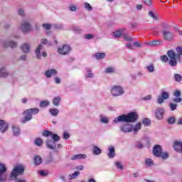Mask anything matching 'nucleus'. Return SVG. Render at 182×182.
Masks as SVG:
<instances>
[{
  "instance_id": "nucleus-1",
  "label": "nucleus",
  "mask_w": 182,
  "mask_h": 182,
  "mask_svg": "<svg viewBox=\"0 0 182 182\" xmlns=\"http://www.w3.org/2000/svg\"><path fill=\"white\" fill-rule=\"evenodd\" d=\"M39 113V109L38 108H32L28 109L24 111V118L22 119L23 123H26V122H29V120H32V114H38Z\"/></svg>"
},
{
  "instance_id": "nucleus-2",
  "label": "nucleus",
  "mask_w": 182,
  "mask_h": 182,
  "mask_svg": "<svg viewBox=\"0 0 182 182\" xmlns=\"http://www.w3.org/2000/svg\"><path fill=\"white\" fill-rule=\"evenodd\" d=\"M24 171L25 169H23V166H22V165L14 167L13 171L11 173V178H16L17 176H19V174H23Z\"/></svg>"
},
{
  "instance_id": "nucleus-3",
  "label": "nucleus",
  "mask_w": 182,
  "mask_h": 182,
  "mask_svg": "<svg viewBox=\"0 0 182 182\" xmlns=\"http://www.w3.org/2000/svg\"><path fill=\"white\" fill-rule=\"evenodd\" d=\"M167 55L168 58L171 59L169 61V65L171 66H176L177 65V60L176 58H177V55H176V52L173 50H169L167 52Z\"/></svg>"
},
{
  "instance_id": "nucleus-4",
  "label": "nucleus",
  "mask_w": 182,
  "mask_h": 182,
  "mask_svg": "<svg viewBox=\"0 0 182 182\" xmlns=\"http://www.w3.org/2000/svg\"><path fill=\"white\" fill-rule=\"evenodd\" d=\"M21 31L24 33H28V32H31V31H32V26H31L29 22L23 21L21 22Z\"/></svg>"
},
{
  "instance_id": "nucleus-5",
  "label": "nucleus",
  "mask_w": 182,
  "mask_h": 182,
  "mask_svg": "<svg viewBox=\"0 0 182 182\" xmlns=\"http://www.w3.org/2000/svg\"><path fill=\"white\" fill-rule=\"evenodd\" d=\"M111 93L112 96H121V95L124 93V91H123V88L122 87L114 86L112 88Z\"/></svg>"
},
{
  "instance_id": "nucleus-6",
  "label": "nucleus",
  "mask_w": 182,
  "mask_h": 182,
  "mask_svg": "<svg viewBox=\"0 0 182 182\" xmlns=\"http://www.w3.org/2000/svg\"><path fill=\"white\" fill-rule=\"evenodd\" d=\"M6 170L7 168L5 164L0 163V182L5 181V180H6V176L4 175Z\"/></svg>"
},
{
  "instance_id": "nucleus-7",
  "label": "nucleus",
  "mask_w": 182,
  "mask_h": 182,
  "mask_svg": "<svg viewBox=\"0 0 182 182\" xmlns=\"http://www.w3.org/2000/svg\"><path fill=\"white\" fill-rule=\"evenodd\" d=\"M139 119V115L136 112H131L127 115V122L130 123L132 122H136Z\"/></svg>"
},
{
  "instance_id": "nucleus-8",
  "label": "nucleus",
  "mask_w": 182,
  "mask_h": 182,
  "mask_svg": "<svg viewBox=\"0 0 182 182\" xmlns=\"http://www.w3.org/2000/svg\"><path fill=\"white\" fill-rule=\"evenodd\" d=\"M162 33L164 35V39L165 41H171L174 39V34L168 31H163Z\"/></svg>"
},
{
  "instance_id": "nucleus-9",
  "label": "nucleus",
  "mask_w": 182,
  "mask_h": 182,
  "mask_svg": "<svg viewBox=\"0 0 182 182\" xmlns=\"http://www.w3.org/2000/svg\"><path fill=\"white\" fill-rule=\"evenodd\" d=\"M120 130L121 132H123V133H130V132L133 130V125L129 124L122 125L120 127Z\"/></svg>"
},
{
  "instance_id": "nucleus-10",
  "label": "nucleus",
  "mask_w": 182,
  "mask_h": 182,
  "mask_svg": "<svg viewBox=\"0 0 182 182\" xmlns=\"http://www.w3.org/2000/svg\"><path fill=\"white\" fill-rule=\"evenodd\" d=\"M58 52L60 55H68V53L70 52V47L68 45H65L63 48H58Z\"/></svg>"
},
{
  "instance_id": "nucleus-11",
  "label": "nucleus",
  "mask_w": 182,
  "mask_h": 182,
  "mask_svg": "<svg viewBox=\"0 0 182 182\" xmlns=\"http://www.w3.org/2000/svg\"><path fill=\"white\" fill-rule=\"evenodd\" d=\"M162 151L163 149H161V146L160 145H156L154 147L153 154L154 156H156V157H160Z\"/></svg>"
},
{
  "instance_id": "nucleus-12",
  "label": "nucleus",
  "mask_w": 182,
  "mask_h": 182,
  "mask_svg": "<svg viewBox=\"0 0 182 182\" xmlns=\"http://www.w3.org/2000/svg\"><path fill=\"white\" fill-rule=\"evenodd\" d=\"M168 97H169L168 92H163L161 94V96H159V98H158V103L159 105H161V103H163V102H164V100H167V99H168Z\"/></svg>"
},
{
  "instance_id": "nucleus-13",
  "label": "nucleus",
  "mask_w": 182,
  "mask_h": 182,
  "mask_svg": "<svg viewBox=\"0 0 182 182\" xmlns=\"http://www.w3.org/2000/svg\"><path fill=\"white\" fill-rule=\"evenodd\" d=\"M164 115V109L158 108L156 110L155 117H156V119H158V120H162Z\"/></svg>"
},
{
  "instance_id": "nucleus-14",
  "label": "nucleus",
  "mask_w": 182,
  "mask_h": 182,
  "mask_svg": "<svg viewBox=\"0 0 182 182\" xmlns=\"http://www.w3.org/2000/svg\"><path fill=\"white\" fill-rule=\"evenodd\" d=\"M173 149L178 153H182V142L178 141H174Z\"/></svg>"
},
{
  "instance_id": "nucleus-15",
  "label": "nucleus",
  "mask_w": 182,
  "mask_h": 182,
  "mask_svg": "<svg viewBox=\"0 0 182 182\" xmlns=\"http://www.w3.org/2000/svg\"><path fill=\"white\" fill-rule=\"evenodd\" d=\"M119 122H123L127 123V115H120L116 117L114 119L113 123H119Z\"/></svg>"
},
{
  "instance_id": "nucleus-16",
  "label": "nucleus",
  "mask_w": 182,
  "mask_h": 182,
  "mask_svg": "<svg viewBox=\"0 0 182 182\" xmlns=\"http://www.w3.org/2000/svg\"><path fill=\"white\" fill-rule=\"evenodd\" d=\"M45 75L48 79H50V77H52V76L58 75V71L55 69L48 70L46 71Z\"/></svg>"
},
{
  "instance_id": "nucleus-17",
  "label": "nucleus",
  "mask_w": 182,
  "mask_h": 182,
  "mask_svg": "<svg viewBox=\"0 0 182 182\" xmlns=\"http://www.w3.org/2000/svg\"><path fill=\"white\" fill-rule=\"evenodd\" d=\"M6 130H8V124L4 120L0 119V132L5 133Z\"/></svg>"
},
{
  "instance_id": "nucleus-18",
  "label": "nucleus",
  "mask_w": 182,
  "mask_h": 182,
  "mask_svg": "<svg viewBox=\"0 0 182 182\" xmlns=\"http://www.w3.org/2000/svg\"><path fill=\"white\" fill-rule=\"evenodd\" d=\"M4 48H16L18 44L14 41H7L3 43Z\"/></svg>"
},
{
  "instance_id": "nucleus-19",
  "label": "nucleus",
  "mask_w": 182,
  "mask_h": 182,
  "mask_svg": "<svg viewBox=\"0 0 182 182\" xmlns=\"http://www.w3.org/2000/svg\"><path fill=\"white\" fill-rule=\"evenodd\" d=\"M108 150L109 153L107 154L109 159H113L116 156V151H114V147L113 146H110L108 147Z\"/></svg>"
},
{
  "instance_id": "nucleus-20",
  "label": "nucleus",
  "mask_w": 182,
  "mask_h": 182,
  "mask_svg": "<svg viewBox=\"0 0 182 182\" xmlns=\"http://www.w3.org/2000/svg\"><path fill=\"white\" fill-rule=\"evenodd\" d=\"M124 32H126V29L121 28L119 30H117V31H114L113 33V36L114 38H120V36H122V35H123V33H124Z\"/></svg>"
},
{
  "instance_id": "nucleus-21",
  "label": "nucleus",
  "mask_w": 182,
  "mask_h": 182,
  "mask_svg": "<svg viewBox=\"0 0 182 182\" xmlns=\"http://www.w3.org/2000/svg\"><path fill=\"white\" fill-rule=\"evenodd\" d=\"M21 50L24 53H29L31 52V46L28 43H24L21 46Z\"/></svg>"
},
{
  "instance_id": "nucleus-22",
  "label": "nucleus",
  "mask_w": 182,
  "mask_h": 182,
  "mask_svg": "<svg viewBox=\"0 0 182 182\" xmlns=\"http://www.w3.org/2000/svg\"><path fill=\"white\" fill-rule=\"evenodd\" d=\"M42 49H43V46L42 45H39L36 49L35 53H36L37 59H41L42 56V55L41 54V50H42Z\"/></svg>"
},
{
  "instance_id": "nucleus-23",
  "label": "nucleus",
  "mask_w": 182,
  "mask_h": 182,
  "mask_svg": "<svg viewBox=\"0 0 182 182\" xmlns=\"http://www.w3.org/2000/svg\"><path fill=\"white\" fill-rule=\"evenodd\" d=\"M46 144H47V147L48 149H50L51 150L56 149V144L54 142V141L48 140Z\"/></svg>"
},
{
  "instance_id": "nucleus-24",
  "label": "nucleus",
  "mask_w": 182,
  "mask_h": 182,
  "mask_svg": "<svg viewBox=\"0 0 182 182\" xmlns=\"http://www.w3.org/2000/svg\"><path fill=\"white\" fill-rule=\"evenodd\" d=\"M87 156L86 154H78L73 155L71 157V160H79V159H86Z\"/></svg>"
},
{
  "instance_id": "nucleus-25",
  "label": "nucleus",
  "mask_w": 182,
  "mask_h": 182,
  "mask_svg": "<svg viewBox=\"0 0 182 182\" xmlns=\"http://www.w3.org/2000/svg\"><path fill=\"white\" fill-rule=\"evenodd\" d=\"M163 41L161 40H155L154 41H151L149 43V46H159V45H161Z\"/></svg>"
},
{
  "instance_id": "nucleus-26",
  "label": "nucleus",
  "mask_w": 182,
  "mask_h": 182,
  "mask_svg": "<svg viewBox=\"0 0 182 182\" xmlns=\"http://www.w3.org/2000/svg\"><path fill=\"white\" fill-rule=\"evenodd\" d=\"M149 15L152 19L154 21H159V14L157 13H154L153 11H149Z\"/></svg>"
},
{
  "instance_id": "nucleus-27",
  "label": "nucleus",
  "mask_w": 182,
  "mask_h": 182,
  "mask_svg": "<svg viewBox=\"0 0 182 182\" xmlns=\"http://www.w3.org/2000/svg\"><path fill=\"white\" fill-rule=\"evenodd\" d=\"M145 164L146 166H148V167H151L154 166V161H153V159L148 158L145 159Z\"/></svg>"
},
{
  "instance_id": "nucleus-28",
  "label": "nucleus",
  "mask_w": 182,
  "mask_h": 182,
  "mask_svg": "<svg viewBox=\"0 0 182 182\" xmlns=\"http://www.w3.org/2000/svg\"><path fill=\"white\" fill-rule=\"evenodd\" d=\"M140 129H141V123L139 122L136 124L134 127H133L132 130H134V134H136V133H137V132H139Z\"/></svg>"
},
{
  "instance_id": "nucleus-29",
  "label": "nucleus",
  "mask_w": 182,
  "mask_h": 182,
  "mask_svg": "<svg viewBox=\"0 0 182 182\" xmlns=\"http://www.w3.org/2000/svg\"><path fill=\"white\" fill-rule=\"evenodd\" d=\"M34 164L36 166H39V164H42V158H41L39 156H36L34 157Z\"/></svg>"
},
{
  "instance_id": "nucleus-30",
  "label": "nucleus",
  "mask_w": 182,
  "mask_h": 182,
  "mask_svg": "<svg viewBox=\"0 0 182 182\" xmlns=\"http://www.w3.org/2000/svg\"><path fill=\"white\" fill-rule=\"evenodd\" d=\"M8 73L5 70V68H0V77H6Z\"/></svg>"
},
{
  "instance_id": "nucleus-31",
  "label": "nucleus",
  "mask_w": 182,
  "mask_h": 182,
  "mask_svg": "<svg viewBox=\"0 0 182 182\" xmlns=\"http://www.w3.org/2000/svg\"><path fill=\"white\" fill-rule=\"evenodd\" d=\"M13 132L14 135L16 136H18L19 134H21V129L18 127H13Z\"/></svg>"
},
{
  "instance_id": "nucleus-32",
  "label": "nucleus",
  "mask_w": 182,
  "mask_h": 182,
  "mask_svg": "<svg viewBox=\"0 0 182 182\" xmlns=\"http://www.w3.org/2000/svg\"><path fill=\"white\" fill-rule=\"evenodd\" d=\"M92 153L94 154H95L96 156L101 154H102V149H100L99 147L97 146H94L93 150H92Z\"/></svg>"
},
{
  "instance_id": "nucleus-33",
  "label": "nucleus",
  "mask_w": 182,
  "mask_h": 182,
  "mask_svg": "<svg viewBox=\"0 0 182 182\" xmlns=\"http://www.w3.org/2000/svg\"><path fill=\"white\" fill-rule=\"evenodd\" d=\"M96 59H105L106 58V54L105 53H97L95 54Z\"/></svg>"
},
{
  "instance_id": "nucleus-34",
  "label": "nucleus",
  "mask_w": 182,
  "mask_h": 182,
  "mask_svg": "<svg viewBox=\"0 0 182 182\" xmlns=\"http://www.w3.org/2000/svg\"><path fill=\"white\" fill-rule=\"evenodd\" d=\"M80 174L79 171H75L74 173L69 175V180H75Z\"/></svg>"
},
{
  "instance_id": "nucleus-35",
  "label": "nucleus",
  "mask_w": 182,
  "mask_h": 182,
  "mask_svg": "<svg viewBox=\"0 0 182 182\" xmlns=\"http://www.w3.org/2000/svg\"><path fill=\"white\" fill-rule=\"evenodd\" d=\"M50 114H52V116H58V114H59V110L58 109H50L49 110Z\"/></svg>"
},
{
  "instance_id": "nucleus-36",
  "label": "nucleus",
  "mask_w": 182,
  "mask_h": 182,
  "mask_svg": "<svg viewBox=\"0 0 182 182\" xmlns=\"http://www.w3.org/2000/svg\"><path fill=\"white\" fill-rule=\"evenodd\" d=\"M35 144L36 146H41L43 144V140H42L41 138H36L35 140Z\"/></svg>"
},
{
  "instance_id": "nucleus-37",
  "label": "nucleus",
  "mask_w": 182,
  "mask_h": 182,
  "mask_svg": "<svg viewBox=\"0 0 182 182\" xmlns=\"http://www.w3.org/2000/svg\"><path fill=\"white\" fill-rule=\"evenodd\" d=\"M50 104L49 101H41L40 102V107H48V105Z\"/></svg>"
},
{
  "instance_id": "nucleus-38",
  "label": "nucleus",
  "mask_w": 182,
  "mask_h": 182,
  "mask_svg": "<svg viewBox=\"0 0 182 182\" xmlns=\"http://www.w3.org/2000/svg\"><path fill=\"white\" fill-rule=\"evenodd\" d=\"M176 51L178 52V55H176V58L180 59V56H182V47H178L176 48Z\"/></svg>"
},
{
  "instance_id": "nucleus-39",
  "label": "nucleus",
  "mask_w": 182,
  "mask_h": 182,
  "mask_svg": "<svg viewBox=\"0 0 182 182\" xmlns=\"http://www.w3.org/2000/svg\"><path fill=\"white\" fill-rule=\"evenodd\" d=\"M51 139H53V141H59L60 140V136H58V134H52L51 135Z\"/></svg>"
},
{
  "instance_id": "nucleus-40",
  "label": "nucleus",
  "mask_w": 182,
  "mask_h": 182,
  "mask_svg": "<svg viewBox=\"0 0 182 182\" xmlns=\"http://www.w3.org/2000/svg\"><path fill=\"white\" fill-rule=\"evenodd\" d=\"M142 123L144 124V126H150L151 121H150L149 118H145L143 119Z\"/></svg>"
},
{
  "instance_id": "nucleus-41",
  "label": "nucleus",
  "mask_w": 182,
  "mask_h": 182,
  "mask_svg": "<svg viewBox=\"0 0 182 182\" xmlns=\"http://www.w3.org/2000/svg\"><path fill=\"white\" fill-rule=\"evenodd\" d=\"M53 134L52 132L46 130L43 132V136L44 137H49V136H52Z\"/></svg>"
},
{
  "instance_id": "nucleus-42",
  "label": "nucleus",
  "mask_w": 182,
  "mask_h": 182,
  "mask_svg": "<svg viewBox=\"0 0 182 182\" xmlns=\"http://www.w3.org/2000/svg\"><path fill=\"white\" fill-rule=\"evenodd\" d=\"M84 6H85V9H87V11H92V9H93L92 6H90V4L87 2L84 3Z\"/></svg>"
},
{
  "instance_id": "nucleus-43",
  "label": "nucleus",
  "mask_w": 182,
  "mask_h": 182,
  "mask_svg": "<svg viewBox=\"0 0 182 182\" xmlns=\"http://www.w3.org/2000/svg\"><path fill=\"white\" fill-rule=\"evenodd\" d=\"M168 123L169 124H174L176 123V118L174 117H171L168 119Z\"/></svg>"
},
{
  "instance_id": "nucleus-44",
  "label": "nucleus",
  "mask_w": 182,
  "mask_h": 182,
  "mask_svg": "<svg viewBox=\"0 0 182 182\" xmlns=\"http://www.w3.org/2000/svg\"><path fill=\"white\" fill-rule=\"evenodd\" d=\"M59 102H60V97H56L53 100V103L54 106H59Z\"/></svg>"
},
{
  "instance_id": "nucleus-45",
  "label": "nucleus",
  "mask_w": 182,
  "mask_h": 182,
  "mask_svg": "<svg viewBox=\"0 0 182 182\" xmlns=\"http://www.w3.org/2000/svg\"><path fill=\"white\" fill-rule=\"evenodd\" d=\"M174 77L176 82H181L182 80V77L179 74H175Z\"/></svg>"
},
{
  "instance_id": "nucleus-46",
  "label": "nucleus",
  "mask_w": 182,
  "mask_h": 182,
  "mask_svg": "<svg viewBox=\"0 0 182 182\" xmlns=\"http://www.w3.org/2000/svg\"><path fill=\"white\" fill-rule=\"evenodd\" d=\"M41 43H43V45H48V46H52V43L48 41V40L46 39H42Z\"/></svg>"
},
{
  "instance_id": "nucleus-47",
  "label": "nucleus",
  "mask_w": 182,
  "mask_h": 182,
  "mask_svg": "<svg viewBox=\"0 0 182 182\" xmlns=\"http://www.w3.org/2000/svg\"><path fill=\"white\" fill-rule=\"evenodd\" d=\"M147 70H149L150 73L154 72V65L153 64H150L146 67Z\"/></svg>"
},
{
  "instance_id": "nucleus-48",
  "label": "nucleus",
  "mask_w": 182,
  "mask_h": 182,
  "mask_svg": "<svg viewBox=\"0 0 182 182\" xmlns=\"http://www.w3.org/2000/svg\"><path fill=\"white\" fill-rule=\"evenodd\" d=\"M169 107H170L171 110H172V111H174L177 109V105H176V104L170 103Z\"/></svg>"
},
{
  "instance_id": "nucleus-49",
  "label": "nucleus",
  "mask_w": 182,
  "mask_h": 182,
  "mask_svg": "<svg viewBox=\"0 0 182 182\" xmlns=\"http://www.w3.org/2000/svg\"><path fill=\"white\" fill-rule=\"evenodd\" d=\"M115 166L119 168V170H123V165L122 164V163L119 162V161H117L115 163Z\"/></svg>"
},
{
  "instance_id": "nucleus-50",
  "label": "nucleus",
  "mask_w": 182,
  "mask_h": 182,
  "mask_svg": "<svg viewBox=\"0 0 182 182\" xmlns=\"http://www.w3.org/2000/svg\"><path fill=\"white\" fill-rule=\"evenodd\" d=\"M124 39L127 42H132V41H133V38H132L130 36L127 35L124 36Z\"/></svg>"
},
{
  "instance_id": "nucleus-51",
  "label": "nucleus",
  "mask_w": 182,
  "mask_h": 182,
  "mask_svg": "<svg viewBox=\"0 0 182 182\" xmlns=\"http://www.w3.org/2000/svg\"><path fill=\"white\" fill-rule=\"evenodd\" d=\"M173 95L175 97H180V96H181V92H180V90H176Z\"/></svg>"
},
{
  "instance_id": "nucleus-52",
  "label": "nucleus",
  "mask_w": 182,
  "mask_h": 182,
  "mask_svg": "<svg viewBox=\"0 0 182 182\" xmlns=\"http://www.w3.org/2000/svg\"><path fill=\"white\" fill-rule=\"evenodd\" d=\"M161 60H162V62H167L168 60V58L167 57V55H164L161 56Z\"/></svg>"
},
{
  "instance_id": "nucleus-53",
  "label": "nucleus",
  "mask_w": 182,
  "mask_h": 182,
  "mask_svg": "<svg viewBox=\"0 0 182 182\" xmlns=\"http://www.w3.org/2000/svg\"><path fill=\"white\" fill-rule=\"evenodd\" d=\"M161 156L162 159H164V160L166 159H168V154L167 153H163V151L161 152Z\"/></svg>"
},
{
  "instance_id": "nucleus-54",
  "label": "nucleus",
  "mask_w": 182,
  "mask_h": 182,
  "mask_svg": "<svg viewBox=\"0 0 182 182\" xmlns=\"http://www.w3.org/2000/svg\"><path fill=\"white\" fill-rule=\"evenodd\" d=\"M18 14H19L21 16H25V11L23 10V9H18Z\"/></svg>"
},
{
  "instance_id": "nucleus-55",
  "label": "nucleus",
  "mask_w": 182,
  "mask_h": 182,
  "mask_svg": "<svg viewBox=\"0 0 182 182\" xmlns=\"http://www.w3.org/2000/svg\"><path fill=\"white\" fill-rule=\"evenodd\" d=\"M126 46L127 49H130L131 50H133V49H134V46L132 45V43H127Z\"/></svg>"
},
{
  "instance_id": "nucleus-56",
  "label": "nucleus",
  "mask_w": 182,
  "mask_h": 182,
  "mask_svg": "<svg viewBox=\"0 0 182 182\" xmlns=\"http://www.w3.org/2000/svg\"><path fill=\"white\" fill-rule=\"evenodd\" d=\"M144 4H145V5H147L148 6H150V5H151V0H143Z\"/></svg>"
},
{
  "instance_id": "nucleus-57",
  "label": "nucleus",
  "mask_w": 182,
  "mask_h": 182,
  "mask_svg": "<svg viewBox=\"0 0 182 182\" xmlns=\"http://www.w3.org/2000/svg\"><path fill=\"white\" fill-rule=\"evenodd\" d=\"M112 72H114V68H108L106 69V73H112Z\"/></svg>"
},
{
  "instance_id": "nucleus-58",
  "label": "nucleus",
  "mask_w": 182,
  "mask_h": 182,
  "mask_svg": "<svg viewBox=\"0 0 182 182\" xmlns=\"http://www.w3.org/2000/svg\"><path fill=\"white\" fill-rule=\"evenodd\" d=\"M101 122L109 123V119H107V117H101Z\"/></svg>"
},
{
  "instance_id": "nucleus-59",
  "label": "nucleus",
  "mask_w": 182,
  "mask_h": 182,
  "mask_svg": "<svg viewBox=\"0 0 182 182\" xmlns=\"http://www.w3.org/2000/svg\"><path fill=\"white\" fill-rule=\"evenodd\" d=\"M42 26H43V28H45V29H46V31H49V29H50V24H43Z\"/></svg>"
},
{
  "instance_id": "nucleus-60",
  "label": "nucleus",
  "mask_w": 182,
  "mask_h": 182,
  "mask_svg": "<svg viewBox=\"0 0 182 182\" xmlns=\"http://www.w3.org/2000/svg\"><path fill=\"white\" fill-rule=\"evenodd\" d=\"M73 31L74 32H76V33H80V32H82L80 28H79L78 27H74Z\"/></svg>"
},
{
  "instance_id": "nucleus-61",
  "label": "nucleus",
  "mask_w": 182,
  "mask_h": 182,
  "mask_svg": "<svg viewBox=\"0 0 182 182\" xmlns=\"http://www.w3.org/2000/svg\"><path fill=\"white\" fill-rule=\"evenodd\" d=\"M134 48H140L141 46V44H140L139 42H135L133 43Z\"/></svg>"
},
{
  "instance_id": "nucleus-62",
  "label": "nucleus",
  "mask_w": 182,
  "mask_h": 182,
  "mask_svg": "<svg viewBox=\"0 0 182 182\" xmlns=\"http://www.w3.org/2000/svg\"><path fill=\"white\" fill-rule=\"evenodd\" d=\"M182 101L181 98H175L173 100V102H174L175 103H180Z\"/></svg>"
},
{
  "instance_id": "nucleus-63",
  "label": "nucleus",
  "mask_w": 182,
  "mask_h": 182,
  "mask_svg": "<svg viewBox=\"0 0 182 182\" xmlns=\"http://www.w3.org/2000/svg\"><path fill=\"white\" fill-rule=\"evenodd\" d=\"M136 9L137 11H141V9H143V5L141 4H136Z\"/></svg>"
},
{
  "instance_id": "nucleus-64",
  "label": "nucleus",
  "mask_w": 182,
  "mask_h": 182,
  "mask_svg": "<svg viewBox=\"0 0 182 182\" xmlns=\"http://www.w3.org/2000/svg\"><path fill=\"white\" fill-rule=\"evenodd\" d=\"M38 174L40 176H42L43 177H45L46 176V173H45V171H38Z\"/></svg>"
}]
</instances>
